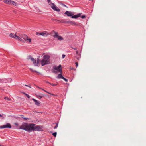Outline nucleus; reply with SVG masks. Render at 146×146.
<instances>
[{
  "mask_svg": "<svg viewBox=\"0 0 146 146\" xmlns=\"http://www.w3.org/2000/svg\"><path fill=\"white\" fill-rule=\"evenodd\" d=\"M23 118L24 120H25L30 119H29L27 118H26V117H24V118Z\"/></svg>",
  "mask_w": 146,
  "mask_h": 146,
  "instance_id": "25",
  "label": "nucleus"
},
{
  "mask_svg": "<svg viewBox=\"0 0 146 146\" xmlns=\"http://www.w3.org/2000/svg\"><path fill=\"white\" fill-rule=\"evenodd\" d=\"M50 83V84L52 86H55L57 85V83L56 84H54L52 83Z\"/></svg>",
  "mask_w": 146,
  "mask_h": 146,
  "instance_id": "19",
  "label": "nucleus"
},
{
  "mask_svg": "<svg viewBox=\"0 0 146 146\" xmlns=\"http://www.w3.org/2000/svg\"><path fill=\"white\" fill-rule=\"evenodd\" d=\"M58 123H56V125L54 127V129H55L57 128L58 126Z\"/></svg>",
  "mask_w": 146,
  "mask_h": 146,
  "instance_id": "24",
  "label": "nucleus"
},
{
  "mask_svg": "<svg viewBox=\"0 0 146 146\" xmlns=\"http://www.w3.org/2000/svg\"><path fill=\"white\" fill-rule=\"evenodd\" d=\"M34 124H28L25 123L21 125L19 129L24 130L28 132H31L34 130L38 131L42 130L43 127L41 125L35 126Z\"/></svg>",
  "mask_w": 146,
  "mask_h": 146,
  "instance_id": "1",
  "label": "nucleus"
},
{
  "mask_svg": "<svg viewBox=\"0 0 146 146\" xmlns=\"http://www.w3.org/2000/svg\"><path fill=\"white\" fill-rule=\"evenodd\" d=\"M38 88H40V89H42V90H43V91H45V90H44V89H43L41 88H40V87H38Z\"/></svg>",
  "mask_w": 146,
  "mask_h": 146,
  "instance_id": "30",
  "label": "nucleus"
},
{
  "mask_svg": "<svg viewBox=\"0 0 146 146\" xmlns=\"http://www.w3.org/2000/svg\"><path fill=\"white\" fill-rule=\"evenodd\" d=\"M31 60L33 62V64H34L35 65L36 62V60L33 58H31Z\"/></svg>",
  "mask_w": 146,
  "mask_h": 146,
  "instance_id": "15",
  "label": "nucleus"
},
{
  "mask_svg": "<svg viewBox=\"0 0 146 146\" xmlns=\"http://www.w3.org/2000/svg\"><path fill=\"white\" fill-rule=\"evenodd\" d=\"M21 93H22L23 94H24L29 98H30V96L28 94H26V93H25V92H21Z\"/></svg>",
  "mask_w": 146,
  "mask_h": 146,
  "instance_id": "16",
  "label": "nucleus"
},
{
  "mask_svg": "<svg viewBox=\"0 0 146 146\" xmlns=\"http://www.w3.org/2000/svg\"><path fill=\"white\" fill-rule=\"evenodd\" d=\"M3 1L6 4H12L15 5L16 4L15 2L12 1L11 0H3Z\"/></svg>",
  "mask_w": 146,
  "mask_h": 146,
  "instance_id": "7",
  "label": "nucleus"
},
{
  "mask_svg": "<svg viewBox=\"0 0 146 146\" xmlns=\"http://www.w3.org/2000/svg\"><path fill=\"white\" fill-rule=\"evenodd\" d=\"M81 14H79L76 15H75L74 16H72V18H77L80 16Z\"/></svg>",
  "mask_w": 146,
  "mask_h": 146,
  "instance_id": "14",
  "label": "nucleus"
},
{
  "mask_svg": "<svg viewBox=\"0 0 146 146\" xmlns=\"http://www.w3.org/2000/svg\"><path fill=\"white\" fill-rule=\"evenodd\" d=\"M16 125H18V124L17 123H15V124Z\"/></svg>",
  "mask_w": 146,
  "mask_h": 146,
  "instance_id": "33",
  "label": "nucleus"
},
{
  "mask_svg": "<svg viewBox=\"0 0 146 146\" xmlns=\"http://www.w3.org/2000/svg\"><path fill=\"white\" fill-rule=\"evenodd\" d=\"M25 86H28V87H29V86L27 85H25Z\"/></svg>",
  "mask_w": 146,
  "mask_h": 146,
  "instance_id": "32",
  "label": "nucleus"
},
{
  "mask_svg": "<svg viewBox=\"0 0 146 146\" xmlns=\"http://www.w3.org/2000/svg\"><path fill=\"white\" fill-rule=\"evenodd\" d=\"M75 64L76 67H77L78 66V63L77 62H76Z\"/></svg>",
  "mask_w": 146,
  "mask_h": 146,
  "instance_id": "26",
  "label": "nucleus"
},
{
  "mask_svg": "<svg viewBox=\"0 0 146 146\" xmlns=\"http://www.w3.org/2000/svg\"><path fill=\"white\" fill-rule=\"evenodd\" d=\"M6 81L4 79H0V82H4V81Z\"/></svg>",
  "mask_w": 146,
  "mask_h": 146,
  "instance_id": "23",
  "label": "nucleus"
},
{
  "mask_svg": "<svg viewBox=\"0 0 146 146\" xmlns=\"http://www.w3.org/2000/svg\"><path fill=\"white\" fill-rule=\"evenodd\" d=\"M32 100L35 102V105L37 106H39L40 105V103L38 101L34 98H33Z\"/></svg>",
  "mask_w": 146,
  "mask_h": 146,
  "instance_id": "12",
  "label": "nucleus"
},
{
  "mask_svg": "<svg viewBox=\"0 0 146 146\" xmlns=\"http://www.w3.org/2000/svg\"><path fill=\"white\" fill-rule=\"evenodd\" d=\"M4 79L6 81L5 82H6V81L11 82V80H12L10 78H9L7 80V79Z\"/></svg>",
  "mask_w": 146,
  "mask_h": 146,
  "instance_id": "18",
  "label": "nucleus"
},
{
  "mask_svg": "<svg viewBox=\"0 0 146 146\" xmlns=\"http://www.w3.org/2000/svg\"><path fill=\"white\" fill-rule=\"evenodd\" d=\"M57 78H62L64 80V81L66 82H67L68 80L65 78L64 77H63L60 73V74H58V75L57 76Z\"/></svg>",
  "mask_w": 146,
  "mask_h": 146,
  "instance_id": "11",
  "label": "nucleus"
},
{
  "mask_svg": "<svg viewBox=\"0 0 146 146\" xmlns=\"http://www.w3.org/2000/svg\"><path fill=\"white\" fill-rule=\"evenodd\" d=\"M49 34H50L46 31H43L41 32V35L44 36H46Z\"/></svg>",
  "mask_w": 146,
  "mask_h": 146,
  "instance_id": "10",
  "label": "nucleus"
},
{
  "mask_svg": "<svg viewBox=\"0 0 146 146\" xmlns=\"http://www.w3.org/2000/svg\"><path fill=\"white\" fill-rule=\"evenodd\" d=\"M81 17L82 18H85V16H84V15H82V16Z\"/></svg>",
  "mask_w": 146,
  "mask_h": 146,
  "instance_id": "29",
  "label": "nucleus"
},
{
  "mask_svg": "<svg viewBox=\"0 0 146 146\" xmlns=\"http://www.w3.org/2000/svg\"><path fill=\"white\" fill-rule=\"evenodd\" d=\"M36 34L37 35H41V32H36Z\"/></svg>",
  "mask_w": 146,
  "mask_h": 146,
  "instance_id": "20",
  "label": "nucleus"
},
{
  "mask_svg": "<svg viewBox=\"0 0 146 146\" xmlns=\"http://www.w3.org/2000/svg\"><path fill=\"white\" fill-rule=\"evenodd\" d=\"M0 146H3V145H0Z\"/></svg>",
  "mask_w": 146,
  "mask_h": 146,
  "instance_id": "34",
  "label": "nucleus"
},
{
  "mask_svg": "<svg viewBox=\"0 0 146 146\" xmlns=\"http://www.w3.org/2000/svg\"><path fill=\"white\" fill-rule=\"evenodd\" d=\"M50 63V56L48 55L44 56L43 59L41 61V64L42 66L46 64H49Z\"/></svg>",
  "mask_w": 146,
  "mask_h": 146,
  "instance_id": "3",
  "label": "nucleus"
},
{
  "mask_svg": "<svg viewBox=\"0 0 146 146\" xmlns=\"http://www.w3.org/2000/svg\"><path fill=\"white\" fill-rule=\"evenodd\" d=\"M36 96L39 99L41 98H42V96H41V95H36Z\"/></svg>",
  "mask_w": 146,
  "mask_h": 146,
  "instance_id": "17",
  "label": "nucleus"
},
{
  "mask_svg": "<svg viewBox=\"0 0 146 146\" xmlns=\"http://www.w3.org/2000/svg\"><path fill=\"white\" fill-rule=\"evenodd\" d=\"M44 91L45 92L47 93H48L49 94H51L50 93H49V92H47V91H46L45 90V91Z\"/></svg>",
  "mask_w": 146,
  "mask_h": 146,
  "instance_id": "27",
  "label": "nucleus"
},
{
  "mask_svg": "<svg viewBox=\"0 0 146 146\" xmlns=\"http://www.w3.org/2000/svg\"><path fill=\"white\" fill-rule=\"evenodd\" d=\"M40 63H41V61L40 60V59L37 58V60L35 66H38L40 64Z\"/></svg>",
  "mask_w": 146,
  "mask_h": 146,
  "instance_id": "13",
  "label": "nucleus"
},
{
  "mask_svg": "<svg viewBox=\"0 0 146 146\" xmlns=\"http://www.w3.org/2000/svg\"><path fill=\"white\" fill-rule=\"evenodd\" d=\"M53 68L54 70L53 71L54 73H61L62 70L61 65H60L58 66H54Z\"/></svg>",
  "mask_w": 146,
  "mask_h": 146,
  "instance_id": "6",
  "label": "nucleus"
},
{
  "mask_svg": "<svg viewBox=\"0 0 146 146\" xmlns=\"http://www.w3.org/2000/svg\"><path fill=\"white\" fill-rule=\"evenodd\" d=\"M47 1L49 5L54 10L58 12L60 11V9L56 6L54 3L50 2V0H47Z\"/></svg>",
  "mask_w": 146,
  "mask_h": 146,
  "instance_id": "5",
  "label": "nucleus"
},
{
  "mask_svg": "<svg viewBox=\"0 0 146 146\" xmlns=\"http://www.w3.org/2000/svg\"><path fill=\"white\" fill-rule=\"evenodd\" d=\"M65 56V55L64 54H63L62 55V57L63 58H64Z\"/></svg>",
  "mask_w": 146,
  "mask_h": 146,
  "instance_id": "28",
  "label": "nucleus"
},
{
  "mask_svg": "<svg viewBox=\"0 0 146 146\" xmlns=\"http://www.w3.org/2000/svg\"><path fill=\"white\" fill-rule=\"evenodd\" d=\"M3 117V116L1 115L0 114V117Z\"/></svg>",
  "mask_w": 146,
  "mask_h": 146,
  "instance_id": "31",
  "label": "nucleus"
},
{
  "mask_svg": "<svg viewBox=\"0 0 146 146\" xmlns=\"http://www.w3.org/2000/svg\"><path fill=\"white\" fill-rule=\"evenodd\" d=\"M4 99L5 100H9V101L10 100V99L9 98H8V97H4Z\"/></svg>",
  "mask_w": 146,
  "mask_h": 146,
  "instance_id": "21",
  "label": "nucleus"
},
{
  "mask_svg": "<svg viewBox=\"0 0 146 146\" xmlns=\"http://www.w3.org/2000/svg\"><path fill=\"white\" fill-rule=\"evenodd\" d=\"M64 14L68 16H72L74 15L73 12L66 11Z\"/></svg>",
  "mask_w": 146,
  "mask_h": 146,
  "instance_id": "9",
  "label": "nucleus"
},
{
  "mask_svg": "<svg viewBox=\"0 0 146 146\" xmlns=\"http://www.w3.org/2000/svg\"><path fill=\"white\" fill-rule=\"evenodd\" d=\"M51 34L53 37L59 41H61L64 40V38L58 33V32L53 31L51 32Z\"/></svg>",
  "mask_w": 146,
  "mask_h": 146,
  "instance_id": "4",
  "label": "nucleus"
},
{
  "mask_svg": "<svg viewBox=\"0 0 146 146\" xmlns=\"http://www.w3.org/2000/svg\"><path fill=\"white\" fill-rule=\"evenodd\" d=\"M11 124L9 123H7L6 125H2L0 126V128L3 129L5 128H11Z\"/></svg>",
  "mask_w": 146,
  "mask_h": 146,
  "instance_id": "8",
  "label": "nucleus"
},
{
  "mask_svg": "<svg viewBox=\"0 0 146 146\" xmlns=\"http://www.w3.org/2000/svg\"><path fill=\"white\" fill-rule=\"evenodd\" d=\"M52 135L53 136L55 137H56L57 135V133L56 132H55L53 133Z\"/></svg>",
  "mask_w": 146,
  "mask_h": 146,
  "instance_id": "22",
  "label": "nucleus"
},
{
  "mask_svg": "<svg viewBox=\"0 0 146 146\" xmlns=\"http://www.w3.org/2000/svg\"><path fill=\"white\" fill-rule=\"evenodd\" d=\"M19 36L17 35L16 34H14L13 33H11L10 34V36L12 38H15L16 40L21 41L22 39L21 38H23L24 40L28 43H31V39L30 37H28L27 35L25 34L19 35Z\"/></svg>",
  "mask_w": 146,
  "mask_h": 146,
  "instance_id": "2",
  "label": "nucleus"
}]
</instances>
